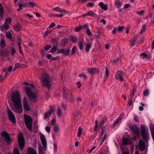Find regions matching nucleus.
Returning <instances> with one entry per match:
<instances>
[{
	"mask_svg": "<svg viewBox=\"0 0 154 154\" xmlns=\"http://www.w3.org/2000/svg\"><path fill=\"white\" fill-rule=\"evenodd\" d=\"M12 100L14 106L12 109L15 112L21 114L23 111L21 97L19 91H16L11 94Z\"/></svg>",
	"mask_w": 154,
	"mask_h": 154,
	"instance_id": "1",
	"label": "nucleus"
},
{
	"mask_svg": "<svg viewBox=\"0 0 154 154\" xmlns=\"http://www.w3.org/2000/svg\"><path fill=\"white\" fill-rule=\"evenodd\" d=\"M25 84H27L26 87V92L28 96L32 101L35 102L36 101L37 94L36 92L35 88L32 85L27 84L26 83H24Z\"/></svg>",
	"mask_w": 154,
	"mask_h": 154,
	"instance_id": "2",
	"label": "nucleus"
},
{
	"mask_svg": "<svg viewBox=\"0 0 154 154\" xmlns=\"http://www.w3.org/2000/svg\"><path fill=\"white\" fill-rule=\"evenodd\" d=\"M140 129L143 138L146 143L147 142L149 136L148 128L146 127L145 125H141L140 126Z\"/></svg>",
	"mask_w": 154,
	"mask_h": 154,
	"instance_id": "3",
	"label": "nucleus"
},
{
	"mask_svg": "<svg viewBox=\"0 0 154 154\" xmlns=\"http://www.w3.org/2000/svg\"><path fill=\"white\" fill-rule=\"evenodd\" d=\"M42 82L43 85L49 88L51 85V79H50L48 75L46 73L42 74L41 77L39 79Z\"/></svg>",
	"mask_w": 154,
	"mask_h": 154,
	"instance_id": "4",
	"label": "nucleus"
},
{
	"mask_svg": "<svg viewBox=\"0 0 154 154\" xmlns=\"http://www.w3.org/2000/svg\"><path fill=\"white\" fill-rule=\"evenodd\" d=\"M25 123L26 127L29 131H32V129L33 120L31 117L26 115H24Z\"/></svg>",
	"mask_w": 154,
	"mask_h": 154,
	"instance_id": "5",
	"label": "nucleus"
},
{
	"mask_svg": "<svg viewBox=\"0 0 154 154\" xmlns=\"http://www.w3.org/2000/svg\"><path fill=\"white\" fill-rule=\"evenodd\" d=\"M40 138L43 148L40 147L38 148L39 154H44V151L46 150L47 141L44 135L43 134H40Z\"/></svg>",
	"mask_w": 154,
	"mask_h": 154,
	"instance_id": "6",
	"label": "nucleus"
},
{
	"mask_svg": "<svg viewBox=\"0 0 154 154\" xmlns=\"http://www.w3.org/2000/svg\"><path fill=\"white\" fill-rule=\"evenodd\" d=\"M18 141L21 150L23 149L25 146V141L22 133L20 132L18 136Z\"/></svg>",
	"mask_w": 154,
	"mask_h": 154,
	"instance_id": "7",
	"label": "nucleus"
},
{
	"mask_svg": "<svg viewBox=\"0 0 154 154\" xmlns=\"http://www.w3.org/2000/svg\"><path fill=\"white\" fill-rule=\"evenodd\" d=\"M129 128L132 131V134L136 136H139L140 132L139 128L136 125H130Z\"/></svg>",
	"mask_w": 154,
	"mask_h": 154,
	"instance_id": "8",
	"label": "nucleus"
},
{
	"mask_svg": "<svg viewBox=\"0 0 154 154\" xmlns=\"http://www.w3.org/2000/svg\"><path fill=\"white\" fill-rule=\"evenodd\" d=\"M1 136L4 138L5 141L8 144H10L11 142V139L10 135L6 132H3L1 134Z\"/></svg>",
	"mask_w": 154,
	"mask_h": 154,
	"instance_id": "9",
	"label": "nucleus"
},
{
	"mask_svg": "<svg viewBox=\"0 0 154 154\" xmlns=\"http://www.w3.org/2000/svg\"><path fill=\"white\" fill-rule=\"evenodd\" d=\"M8 115L9 120L12 123L15 124L16 122L15 115L10 110H8Z\"/></svg>",
	"mask_w": 154,
	"mask_h": 154,
	"instance_id": "10",
	"label": "nucleus"
},
{
	"mask_svg": "<svg viewBox=\"0 0 154 154\" xmlns=\"http://www.w3.org/2000/svg\"><path fill=\"white\" fill-rule=\"evenodd\" d=\"M125 75L124 72L122 71H118L116 74L115 78L117 80H120L121 81H123V79L122 77Z\"/></svg>",
	"mask_w": 154,
	"mask_h": 154,
	"instance_id": "11",
	"label": "nucleus"
},
{
	"mask_svg": "<svg viewBox=\"0 0 154 154\" xmlns=\"http://www.w3.org/2000/svg\"><path fill=\"white\" fill-rule=\"evenodd\" d=\"M139 148L142 151H143L146 149L145 144L144 141L140 140L139 143Z\"/></svg>",
	"mask_w": 154,
	"mask_h": 154,
	"instance_id": "12",
	"label": "nucleus"
},
{
	"mask_svg": "<svg viewBox=\"0 0 154 154\" xmlns=\"http://www.w3.org/2000/svg\"><path fill=\"white\" fill-rule=\"evenodd\" d=\"M23 106L24 109L28 111L30 110V107L28 104L26 97H24L23 98Z\"/></svg>",
	"mask_w": 154,
	"mask_h": 154,
	"instance_id": "13",
	"label": "nucleus"
},
{
	"mask_svg": "<svg viewBox=\"0 0 154 154\" xmlns=\"http://www.w3.org/2000/svg\"><path fill=\"white\" fill-rule=\"evenodd\" d=\"M89 73L91 75H94L99 73V71L98 69L95 68H90L88 69Z\"/></svg>",
	"mask_w": 154,
	"mask_h": 154,
	"instance_id": "14",
	"label": "nucleus"
},
{
	"mask_svg": "<svg viewBox=\"0 0 154 154\" xmlns=\"http://www.w3.org/2000/svg\"><path fill=\"white\" fill-rule=\"evenodd\" d=\"M52 10L54 11L60 13H66V11L64 9H61L58 7L54 8Z\"/></svg>",
	"mask_w": 154,
	"mask_h": 154,
	"instance_id": "15",
	"label": "nucleus"
},
{
	"mask_svg": "<svg viewBox=\"0 0 154 154\" xmlns=\"http://www.w3.org/2000/svg\"><path fill=\"white\" fill-rule=\"evenodd\" d=\"M107 137L106 133L103 129H102L101 133L100 134V139L101 140L104 141Z\"/></svg>",
	"mask_w": 154,
	"mask_h": 154,
	"instance_id": "16",
	"label": "nucleus"
},
{
	"mask_svg": "<svg viewBox=\"0 0 154 154\" xmlns=\"http://www.w3.org/2000/svg\"><path fill=\"white\" fill-rule=\"evenodd\" d=\"M12 69V67L11 66H10L8 68H6L4 69V72H5L6 73L5 75V76H6V78L7 77V76L8 75L10 74L11 72V71Z\"/></svg>",
	"mask_w": 154,
	"mask_h": 154,
	"instance_id": "17",
	"label": "nucleus"
},
{
	"mask_svg": "<svg viewBox=\"0 0 154 154\" xmlns=\"http://www.w3.org/2000/svg\"><path fill=\"white\" fill-rule=\"evenodd\" d=\"M98 5L100 8L105 11H106L108 9V6L107 5L104 4L103 2H100L99 3Z\"/></svg>",
	"mask_w": 154,
	"mask_h": 154,
	"instance_id": "18",
	"label": "nucleus"
},
{
	"mask_svg": "<svg viewBox=\"0 0 154 154\" xmlns=\"http://www.w3.org/2000/svg\"><path fill=\"white\" fill-rule=\"evenodd\" d=\"M0 46L4 49L6 47L5 41L3 37H1L0 42Z\"/></svg>",
	"mask_w": 154,
	"mask_h": 154,
	"instance_id": "19",
	"label": "nucleus"
},
{
	"mask_svg": "<svg viewBox=\"0 0 154 154\" xmlns=\"http://www.w3.org/2000/svg\"><path fill=\"white\" fill-rule=\"evenodd\" d=\"M124 113H121L117 121L114 123V125H116L118 124L120 122L121 119L124 117Z\"/></svg>",
	"mask_w": 154,
	"mask_h": 154,
	"instance_id": "20",
	"label": "nucleus"
},
{
	"mask_svg": "<svg viewBox=\"0 0 154 154\" xmlns=\"http://www.w3.org/2000/svg\"><path fill=\"white\" fill-rule=\"evenodd\" d=\"M27 154H37L35 150L32 148H29L27 149Z\"/></svg>",
	"mask_w": 154,
	"mask_h": 154,
	"instance_id": "21",
	"label": "nucleus"
},
{
	"mask_svg": "<svg viewBox=\"0 0 154 154\" xmlns=\"http://www.w3.org/2000/svg\"><path fill=\"white\" fill-rule=\"evenodd\" d=\"M61 42V46L64 47L68 42V39L66 38H64L62 40Z\"/></svg>",
	"mask_w": 154,
	"mask_h": 154,
	"instance_id": "22",
	"label": "nucleus"
},
{
	"mask_svg": "<svg viewBox=\"0 0 154 154\" xmlns=\"http://www.w3.org/2000/svg\"><path fill=\"white\" fill-rule=\"evenodd\" d=\"M114 4L118 8H120L122 5V4L120 0H116L114 2Z\"/></svg>",
	"mask_w": 154,
	"mask_h": 154,
	"instance_id": "23",
	"label": "nucleus"
},
{
	"mask_svg": "<svg viewBox=\"0 0 154 154\" xmlns=\"http://www.w3.org/2000/svg\"><path fill=\"white\" fill-rule=\"evenodd\" d=\"M61 53L64 54L66 55H68L70 53V51L69 50H65L63 49H61Z\"/></svg>",
	"mask_w": 154,
	"mask_h": 154,
	"instance_id": "24",
	"label": "nucleus"
},
{
	"mask_svg": "<svg viewBox=\"0 0 154 154\" xmlns=\"http://www.w3.org/2000/svg\"><path fill=\"white\" fill-rule=\"evenodd\" d=\"M63 94L67 95V94H70L71 95L72 93L71 91L69 90L66 87H64L63 89Z\"/></svg>",
	"mask_w": 154,
	"mask_h": 154,
	"instance_id": "25",
	"label": "nucleus"
},
{
	"mask_svg": "<svg viewBox=\"0 0 154 154\" xmlns=\"http://www.w3.org/2000/svg\"><path fill=\"white\" fill-rule=\"evenodd\" d=\"M21 28L20 25L18 23L15 24L14 26V29L17 31H19Z\"/></svg>",
	"mask_w": 154,
	"mask_h": 154,
	"instance_id": "26",
	"label": "nucleus"
},
{
	"mask_svg": "<svg viewBox=\"0 0 154 154\" xmlns=\"http://www.w3.org/2000/svg\"><path fill=\"white\" fill-rule=\"evenodd\" d=\"M8 54V52H6L4 50H1L0 51V54L2 57L7 56Z\"/></svg>",
	"mask_w": 154,
	"mask_h": 154,
	"instance_id": "27",
	"label": "nucleus"
},
{
	"mask_svg": "<svg viewBox=\"0 0 154 154\" xmlns=\"http://www.w3.org/2000/svg\"><path fill=\"white\" fill-rule=\"evenodd\" d=\"M69 39L73 43H76L77 42V38L75 36L72 35L70 36Z\"/></svg>",
	"mask_w": 154,
	"mask_h": 154,
	"instance_id": "28",
	"label": "nucleus"
},
{
	"mask_svg": "<svg viewBox=\"0 0 154 154\" xmlns=\"http://www.w3.org/2000/svg\"><path fill=\"white\" fill-rule=\"evenodd\" d=\"M57 114L58 117H61L62 115V112L61 109L59 108L57 109Z\"/></svg>",
	"mask_w": 154,
	"mask_h": 154,
	"instance_id": "29",
	"label": "nucleus"
},
{
	"mask_svg": "<svg viewBox=\"0 0 154 154\" xmlns=\"http://www.w3.org/2000/svg\"><path fill=\"white\" fill-rule=\"evenodd\" d=\"M107 118L106 117H104L101 120L99 123V125L102 126L103 125L105 121H106Z\"/></svg>",
	"mask_w": 154,
	"mask_h": 154,
	"instance_id": "30",
	"label": "nucleus"
},
{
	"mask_svg": "<svg viewBox=\"0 0 154 154\" xmlns=\"http://www.w3.org/2000/svg\"><path fill=\"white\" fill-rule=\"evenodd\" d=\"M87 16H89L91 17H94L95 15V14L93 11H89L87 12Z\"/></svg>",
	"mask_w": 154,
	"mask_h": 154,
	"instance_id": "31",
	"label": "nucleus"
},
{
	"mask_svg": "<svg viewBox=\"0 0 154 154\" xmlns=\"http://www.w3.org/2000/svg\"><path fill=\"white\" fill-rule=\"evenodd\" d=\"M6 37L10 40L12 39V37L11 33L9 32H8L6 34Z\"/></svg>",
	"mask_w": 154,
	"mask_h": 154,
	"instance_id": "32",
	"label": "nucleus"
},
{
	"mask_svg": "<svg viewBox=\"0 0 154 154\" xmlns=\"http://www.w3.org/2000/svg\"><path fill=\"white\" fill-rule=\"evenodd\" d=\"M122 143L124 144H128L130 142L127 139L124 138L122 139Z\"/></svg>",
	"mask_w": 154,
	"mask_h": 154,
	"instance_id": "33",
	"label": "nucleus"
},
{
	"mask_svg": "<svg viewBox=\"0 0 154 154\" xmlns=\"http://www.w3.org/2000/svg\"><path fill=\"white\" fill-rule=\"evenodd\" d=\"M91 48V45L90 44H88L86 45L85 47V49L87 52H88L89 51L90 49Z\"/></svg>",
	"mask_w": 154,
	"mask_h": 154,
	"instance_id": "34",
	"label": "nucleus"
},
{
	"mask_svg": "<svg viewBox=\"0 0 154 154\" xmlns=\"http://www.w3.org/2000/svg\"><path fill=\"white\" fill-rule=\"evenodd\" d=\"M109 75V72L107 67H106L105 77L107 79Z\"/></svg>",
	"mask_w": 154,
	"mask_h": 154,
	"instance_id": "35",
	"label": "nucleus"
},
{
	"mask_svg": "<svg viewBox=\"0 0 154 154\" xmlns=\"http://www.w3.org/2000/svg\"><path fill=\"white\" fill-rule=\"evenodd\" d=\"M58 39L55 38H53L52 39V42L54 43V44L57 45L58 44Z\"/></svg>",
	"mask_w": 154,
	"mask_h": 154,
	"instance_id": "36",
	"label": "nucleus"
},
{
	"mask_svg": "<svg viewBox=\"0 0 154 154\" xmlns=\"http://www.w3.org/2000/svg\"><path fill=\"white\" fill-rule=\"evenodd\" d=\"M70 95L71 98L69 99V101H70L71 103H73L75 101V98L73 97L72 94Z\"/></svg>",
	"mask_w": 154,
	"mask_h": 154,
	"instance_id": "37",
	"label": "nucleus"
},
{
	"mask_svg": "<svg viewBox=\"0 0 154 154\" xmlns=\"http://www.w3.org/2000/svg\"><path fill=\"white\" fill-rule=\"evenodd\" d=\"M79 47L80 50H83L84 49L83 44L82 42H80L79 43Z\"/></svg>",
	"mask_w": 154,
	"mask_h": 154,
	"instance_id": "38",
	"label": "nucleus"
},
{
	"mask_svg": "<svg viewBox=\"0 0 154 154\" xmlns=\"http://www.w3.org/2000/svg\"><path fill=\"white\" fill-rule=\"evenodd\" d=\"M82 129L81 128L79 127L78 128V131L77 133V136L78 137H80L82 133Z\"/></svg>",
	"mask_w": 154,
	"mask_h": 154,
	"instance_id": "39",
	"label": "nucleus"
},
{
	"mask_svg": "<svg viewBox=\"0 0 154 154\" xmlns=\"http://www.w3.org/2000/svg\"><path fill=\"white\" fill-rule=\"evenodd\" d=\"M51 114L50 113V112H45V116L44 117V119H46L50 117L51 115Z\"/></svg>",
	"mask_w": 154,
	"mask_h": 154,
	"instance_id": "40",
	"label": "nucleus"
},
{
	"mask_svg": "<svg viewBox=\"0 0 154 154\" xmlns=\"http://www.w3.org/2000/svg\"><path fill=\"white\" fill-rule=\"evenodd\" d=\"M57 49V47L55 46H53L51 50H50V52L52 53H54L55 51Z\"/></svg>",
	"mask_w": 154,
	"mask_h": 154,
	"instance_id": "41",
	"label": "nucleus"
},
{
	"mask_svg": "<svg viewBox=\"0 0 154 154\" xmlns=\"http://www.w3.org/2000/svg\"><path fill=\"white\" fill-rule=\"evenodd\" d=\"M3 28L5 30H7L9 29V26L8 24L5 23L4 25L2 26Z\"/></svg>",
	"mask_w": 154,
	"mask_h": 154,
	"instance_id": "42",
	"label": "nucleus"
},
{
	"mask_svg": "<svg viewBox=\"0 0 154 154\" xmlns=\"http://www.w3.org/2000/svg\"><path fill=\"white\" fill-rule=\"evenodd\" d=\"M59 130V127L58 126V125L57 124H55L54 125V132H57Z\"/></svg>",
	"mask_w": 154,
	"mask_h": 154,
	"instance_id": "43",
	"label": "nucleus"
},
{
	"mask_svg": "<svg viewBox=\"0 0 154 154\" xmlns=\"http://www.w3.org/2000/svg\"><path fill=\"white\" fill-rule=\"evenodd\" d=\"M145 13V11L143 10H142L141 11H137L136 12V13L139 15L141 16H142L143 15V14Z\"/></svg>",
	"mask_w": 154,
	"mask_h": 154,
	"instance_id": "44",
	"label": "nucleus"
},
{
	"mask_svg": "<svg viewBox=\"0 0 154 154\" xmlns=\"http://www.w3.org/2000/svg\"><path fill=\"white\" fill-rule=\"evenodd\" d=\"M83 29L82 26H79V27H76L75 29V31L76 32H79L81 29Z\"/></svg>",
	"mask_w": 154,
	"mask_h": 154,
	"instance_id": "45",
	"label": "nucleus"
},
{
	"mask_svg": "<svg viewBox=\"0 0 154 154\" xmlns=\"http://www.w3.org/2000/svg\"><path fill=\"white\" fill-rule=\"evenodd\" d=\"M79 76L80 77H82L83 79L86 80L87 79V77L86 75L85 74H80L79 75Z\"/></svg>",
	"mask_w": 154,
	"mask_h": 154,
	"instance_id": "46",
	"label": "nucleus"
},
{
	"mask_svg": "<svg viewBox=\"0 0 154 154\" xmlns=\"http://www.w3.org/2000/svg\"><path fill=\"white\" fill-rule=\"evenodd\" d=\"M76 49V47L75 46H74L72 50L71 55H73L75 53Z\"/></svg>",
	"mask_w": 154,
	"mask_h": 154,
	"instance_id": "47",
	"label": "nucleus"
},
{
	"mask_svg": "<svg viewBox=\"0 0 154 154\" xmlns=\"http://www.w3.org/2000/svg\"><path fill=\"white\" fill-rule=\"evenodd\" d=\"M13 154H20L18 148H15L14 149Z\"/></svg>",
	"mask_w": 154,
	"mask_h": 154,
	"instance_id": "48",
	"label": "nucleus"
},
{
	"mask_svg": "<svg viewBox=\"0 0 154 154\" xmlns=\"http://www.w3.org/2000/svg\"><path fill=\"white\" fill-rule=\"evenodd\" d=\"M149 90L148 89H146L143 92V94L145 96H147L149 94Z\"/></svg>",
	"mask_w": 154,
	"mask_h": 154,
	"instance_id": "49",
	"label": "nucleus"
},
{
	"mask_svg": "<svg viewBox=\"0 0 154 154\" xmlns=\"http://www.w3.org/2000/svg\"><path fill=\"white\" fill-rule=\"evenodd\" d=\"M35 3H28V7L29 6L30 8H33L34 6H35Z\"/></svg>",
	"mask_w": 154,
	"mask_h": 154,
	"instance_id": "50",
	"label": "nucleus"
},
{
	"mask_svg": "<svg viewBox=\"0 0 154 154\" xmlns=\"http://www.w3.org/2000/svg\"><path fill=\"white\" fill-rule=\"evenodd\" d=\"M86 32L87 35L89 36L91 35L92 34L90 30L88 28H87Z\"/></svg>",
	"mask_w": 154,
	"mask_h": 154,
	"instance_id": "51",
	"label": "nucleus"
},
{
	"mask_svg": "<svg viewBox=\"0 0 154 154\" xmlns=\"http://www.w3.org/2000/svg\"><path fill=\"white\" fill-rule=\"evenodd\" d=\"M70 94H67L63 95V97L64 98L69 101V99L70 98Z\"/></svg>",
	"mask_w": 154,
	"mask_h": 154,
	"instance_id": "52",
	"label": "nucleus"
},
{
	"mask_svg": "<svg viewBox=\"0 0 154 154\" xmlns=\"http://www.w3.org/2000/svg\"><path fill=\"white\" fill-rule=\"evenodd\" d=\"M146 26L145 25H143V26L140 32V34L142 33L145 30Z\"/></svg>",
	"mask_w": 154,
	"mask_h": 154,
	"instance_id": "53",
	"label": "nucleus"
},
{
	"mask_svg": "<svg viewBox=\"0 0 154 154\" xmlns=\"http://www.w3.org/2000/svg\"><path fill=\"white\" fill-rule=\"evenodd\" d=\"M140 55L142 56V58L143 59H144L145 58H147V57L148 56L147 54H146L145 53H143L141 54H140Z\"/></svg>",
	"mask_w": 154,
	"mask_h": 154,
	"instance_id": "54",
	"label": "nucleus"
},
{
	"mask_svg": "<svg viewBox=\"0 0 154 154\" xmlns=\"http://www.w3.org/2000/svg\"><path fill=\"white\" fill-rule=\"evenodd\" d=\"M11 18H9L7 19L5 21V23L7 24L10 23L11 22Z\"/></svg>",
	"mask_w": 154,
	"mask_h": 154,
	"instance_id": "55",
	"label": "nucleus"
},
{
	"mask_svg": "<svg viewBox=\"0 0 154 154\" xmlns=\"http://www.w3.org/2000/svg\"><path fill=\"white\" fill-rule=\"evenodd\" d=\"M46 131L50 133L51 131V127L49 126H47L45 128Z\"/></svg>",
	"mask_w": 154,
	"mask_h": 154,
	"instance_id": "56",
	"label": "nucleus"
},
{
	"mask_svg": "<svg viewBox=\"0 0 154 154\" xmlns=\"http://www.w3.org/2000/svg\"><path fill=\"white\" fill-rule=\"evenodd\" d=\"M23 6H22V4L21 3L19 5V8L17 9V11H20L21 10Z\"/></svg>",
	"mask_w": 154,
	"mask_h": 154,
	"instance_id": "57",
	"label": "nucleus"
},
{
	"mask_svg": "<svg viewBox=\"0 0 154 154\" xmlns=\"http://www.w3.org/2000/svg\"><path fill=\"white\" fill-rule=\"evenodd\" d=\"M56 120L55 119H52L51 121V125H54H54L56 124L55 123Z\"/></svg>",
	"mask_w": 154,
	"mask_h": 154,
	"instance_id": "58",
	"label": "nucleus"
},
{
	"mask_svg": "<svg viewBox=\"0 0 154 154\" xmlns=\"http://www.w3.org/2000/svg\"><path fill=\"white\" fill-rule=\"evenodd\" d=\"M18 45V49L19 50V53L20 54H23V52L22 50V48H21V45H20V44Z\"/></svg>",
	"mask_w": 154,
	"mask_h": 154,
	"instance_id": "59",
	"label": "nucleus"
},
{
	"mask_svg": "<svg viewBox=\"0 0 154 154\" xmlns=\"http://www.w3.org/2000/svg\"><path fill=\"white\" fill-rule=\"evenodd\" d=\"M51 47V46L50 45H46L45 46V50H47L50 49Z\"/></svg>",
	"mask_w": 154,
	"mask_h": 154,
	"instance_id": "60",
	"label": "nucleus"
},
{
	"mask_svg": "<svg viewBox=\"0 0 154 154\" xmlns=\"http://www.w3.org/2000/svg\"><path fill=\"white\" fill-rule=\"evenodd\" d=\"M23 3L22 6L23 7L26 8L28 7V2H26V3Z\"/></svg>",
	"mask_w": 154,
	"mask_h": 154,
	"instance_id": "61",
	"label": "nucleus"
},
{
	"mask_svg": "<svg viewBox=\"0 0 154 154\" xmlns=\"http://www.w3.org/2000/svg\"><path fill=\"white\" fill-rule=\"evenodd\" d=\"M55 26V24L54 22H52L51 23V24L49 26V28H51L54 27Z\"/></svg>",
	"mask_w": 154,
	"mask_h": 154,
	"instance_id": "62",
	"label": "nucleus"
},
{
	"mask_svg": "<svg viewBox=\"0 0 154 154\" xmlns=\"http://www.w3.org/2000/svg\"><path fill=\"white\" fill-rule=\"evenodd\" d=\"M123 26H119L118 27V31L121 32L122 31L123 29Z\"/></svg>",
	"mask_w": 154,
	"mask_h": 154,
	"instance_id": "63",
	"label": "nucleus"
},
{
	"mask_svg": "<svg viewBox=\"0 0 154 154\" xmlns=\"http://www.w3.org/2000/svg\"><path fill=\"white\" fill-rule=\"evenodd\" d=\"M16 53V51L14 48H12L11 49V53L12 55H14Z\"/></svg>",
	"mask_w": 154,
	"mask_h": 154,
	"instance_id": "64",
	"label": "nucleus"
}]
</instances>
